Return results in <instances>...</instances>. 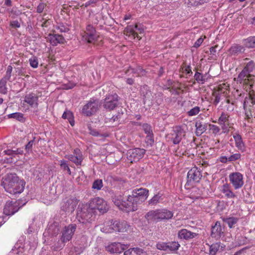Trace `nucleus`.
Instances as JSON below:
<instances>
[{"mask_svg": "<svg viewBox=\"0 0 255 255\" xmlns=\"http://www.w3.org/2000/svg\"><path fill=\"white\" fill-rule=\"evenodd\" d=\"M25 182L20 180L14 173L5 175L2 179L1 185L5 190L11 194H20L24 189Z\"/></svg>", "mask_w": 255, "mask_h": 255, "instance_id": "nucleus-1", "label": "nucleus"}, {"mask_svg": "<svg viewBox=\"0 0 255 255\" xmlns=\"http://www.w3.org/2000/svg\"><path fill=\"white\" fill-rule=\"evenodd\" d=\"M109 206L107 202L103 199L100 197H96L90 200L89 208L86 211H82L79 216L81 218L82 221L80 222L83 223L90 222L92 221V214L90 212L92 211L98 210L101 213H105L108 211Z\"/></svg>", "mask_w": 255, "mask_h": 255, "instance_id": "nucleus-2", "label": "nucleus"}, {"mask_svg": "<svg viewBox=\"0 0 255 255\" xmlns=\"http://www.w3.org/2000/svg\"><path fill=\"white\" fill-rule=\"evenodd\" d=\"M148 196V190L145 188H136L133 190L131 194L127 198L128 203L124 205L128 211H134L137 209V204L147 199Z\"/></svg>", "mask_w": 255, "mask_h": 255, "instance_id": "nucleus-3", "label": "nucleus"}, {"mask_svg": "<svg viewBox=\"0 0 255 255\" xmlns=\"http://www.w3.org/2000/svg\"><path fill=\"white\" fill-rule=\"evenodd\" d=\"M244 107L246 110V115L255 118V94L254 90L250 91L245 98Z\"/></svg>", "mask_w": 255, "mask_h": 255, "instance_id": "nucleus-4", "label": "nucleus"}, {"mask_svg": "<svg viewBox=\"0 0 255 255\" xmlns=\"http://www.w3.org/2000/svg\"><path fill=\"white\" fill-rule=\"evenodd\" d=\"M79 201L76 197H66L61 203V210L67 214H71L75 211Z\"/></svg>", "mask_w": 255, "mask_h": 255, "instance_id": "nucleus-5", "label": "nucleus"}, {"mask_svg": "<svg viewBox=\"0 0 255 255\" xmlns=\"http://www.w3.org/2000/svg\"><path fill=\"white\" fill-rule=\"evenodd\" d=\"M99 102L97 99H91L82 108L81 113L87 117L94 115L98 110Z\"/></svg>", "mask_w": 255, "mask_h": 255, "instance_id": "nucleus-6", "label": "nucleus"}, {"mask_svg": "<svg viewBox=\"0 0 255 255\" xmlns=\"http://www.w3.org/2000/svg\"><path fill=\"white\" fill-rule=\"evenodd\" d=\"M119 97L116 93L109 94L106 97L103 103V107L107 110L112 111L119 105Z\"/></svg>", "mask_w": 255, "mask_h": 255, "instance_id": "nucleus-7", "label": "nucleus"}, {"mask_svg": "<svg viewBox=\"0 0 255 255\" xmlns=\"http://www.w3.org/2000/svg\"><path fill=\"white\" fill-rule=\"evenodd\" d=\"M145 153V150L140 148L129 149L127 153L128 160L130 162H137L141 159Z\"/></svg>", "mask_w": 255, "mask_h": 255, "instance_id": "nucleus-8", "label": "nucleus"}, {"mask_svg": "<svg viewBox=\"0 0 255 255\" xmlns=\"http://www.w3.org/2000/svg\"><path fill=\"white\" fill-rule=\"evenodd\" d=\"M202 177L200 168L196 166L192 168L187 173V182L186 184L190 185L199 183Z\"/></svg>", "mask_w": 255, "mask_h": 255, "instance_id": "nucleus-9", "label": "nucleus"}, {"mask_svg": "<svg viewBox=\"0 0 255 255\" xmlns=\"http://www.w3.org/2000/svg\"><path fill=\"white\" fill-rule=\"evenodd\" d=\"M254 76L253 74H249L247 71L244 69L239 74L237 81L240 83L243 84L249 85V92L253 90L252 89L253 87V84L252 80L254 79Z\"/></svg>", "mask_w": 255, "mask_h": 255, "instance_id": "nucleus-10", "label": "nucleus"}, {"mask_svg": "<svg viewBox=\"0 0 255 255\" xmlns=\"http://www.w3.org/2000/svg\"><path fill=\"white\" fill-rule=\"evenodd\" d=\"M229 179L236 190L241 188L244 185L243 175L240 172H235L230 173Z\"/></svg>", "mask_w": 255, "mask_h": 255, "instance_id": "nucleus-11", "label": "nucleus"}, {"mask_svg": "<svg viewBox=\"0 0 255 255\" xmlns=\"http://www.w3.org/2000/svg\"><path fill=\"white\" fill-rule=\"evenodd\" d=\"M19 201H7L3 208V213L11 216L17 212L20 208Z\"/></svg>", "mask_w": 255, "mask_h": 255, "instance_id": "nucleus-12", "label": "nucleus"}, {"mask_svg": "<svg viewBox=\"0 0 255 255\" xmlns=\"http://www.w3.org/2000/svg\"><path fill=\"white\" fill-rule=\"evenodd\" d=\"M76 225L74 224H70L66 226L62 232L61 240L64 242L69 241L72 238L75 232Z\"/></svg>", "mask_w": 255, "mask_h": 255, "instance_id": "nucleus-13", "label": "nucleus"}, {"mask_svg": "<svg viewBox=\"0 0 255 255\" xmlns=\"http://www.w3.org/2000/svg\"><path fill=\"white\" fill-rule=\"evenodd\" d=\"M126 31L127 33H128L129 35H132L133 38H135V37H136L137 38L140 39L141 37L139 34H141L143 33L144 29L142 26L140 25H131L128 26L126 27Z\"/></svg>", "mask_w": 255, "mask_h": 255, "instance_id": "nucleus-14", "label": "nucleus"}, {"mask_svg": "<svg viewBox=\"0 0 255 255\" xmlns=\"http://www.w3.org/2000/svg\"><path fill=\"white\" fill-rule=\"evenodd\" d=\"M65 158L74 162L77 165H81L83 159L82 152L78 148L74 149L73 154L67 155L65 156Z\"/></svg>", "mask_w": 255, "mask_h": 255, "instance_id": "nucleus-15", "label": "nucleus"}, {"mask_svg": "<svg viewBox=\"0 0 255 255\" xmlns=\"http://www.w3.org/2000/svg\"><path fill=\"white\" fill-rule=\"evenodd\" d=\"M127 245L120 243H114L106 247V250L113 254H120L128 248Z\"/></svg>", "mask_w": 255, "mask_h": 255, "instance_id": "nucleus-16", "label": "nucleus"}, {"mask_svg": "<svg viewBox=\"0 0 255 255\" xmlns=\"http://www.w3.org/2000/svg\"><path fill=\"white\" fill-rule=\"evenodd\" d=\"M85 39L89 43H95L98 36L96 33V30L91 25H88L86 27Z\"/></svg>", "mask_w": 255, "mask_h": 255, "instance_id": "nucleus-17", "label": "nucleus"}, {"mask_svg": "<svg viewBox=\"0 0 255 255\" xmlns=\"http://www.w3.org/2000/svg\"><path fill=\"white\" fill-rule=\"evenodd\" d=\"M144 218L148 223L160 222L158 209L148 211L145 215Z\"/></svg>", "mask_w": 255, "mask_h": 255, "instance_id": "nucleus-18", "label": "nucleus"}, {"mask_svg": "<svg viewBox=\"0 0 255 255\" xmlns=\"http://www.w3.org/2000/svg\"><path fill=\"white\" fill-rule=\"evenodd\" d=\"M224 227H222L221 223L217 221L211 229V236L213 238L218 239L224 234Z\"/></svg>", "mask_w": 255, "mask_h": 255, "instance_id": "nucleus-19", "label": "nucleus"}, {"mask_svg": "<svg viewBox=\"0 0 255 255\" xmlns=\"http://www.w3.org/2000/svg\"><path fill=\"white\" fill-rule=\"evenodd\" d=\"M47 38L52 46H56L58 44H64L66 42L64 37L58 34H49Z\"/></svg>", "mask_w": 255, "mask_h": 255, "instance_id": "nucleus-20", "label": "nucleus"}, {"mask_svg": "<svg viewBox=\"0 0 255 255\" xmlns=\"http://www.w3.org/2000/svg\"><path fill=\"white\" fill-rule=\"evenodd\" d=\"M38 96L33 93H31L25 96L24 101L31 107L37 108L38 105Z\"/></svg>", "mask_w": 255, "mask_h": 255, "instance_id": "nucleus-21", "label": "nucleus"}, {"mask_svg": "<svg viewBox=\"0 0 255 255\" xmlns=\"http://www.w3.org/2000/svg\"><path fill=\"white\" fill-rule=\"evenodd\" d=\"M233 137L235 142V146L239 150L243 152L246 151V146L241 135L238 132H235L233 134Z\"/></svg>", "mask_w": 255, "mask_h": 255, "instance_id": "nucleus-22", "label": "nucleus"}, {"mask_svg": "<svg viewBox=\"0 0 255 255\" xmlns=\"http://www.w3.org/2000/svg\"><path fill=\"white\" fill-rule=\"evenodd\" d=\"M114 227L115 232H127L129 228V226L126 221L119 222L118 221H113Z\"/></svg>", "mask_w": 255, "mask_h": 255, "instance_id": "nucleus-23", "label": "nucleus"}, {"mask_svg": "<svg viewBox=\"0 0 255 255\" xmlns=\"http://www.w3.org/2000/svg\"><path fill=\"white\" fill-rule=\"evenodd\" d=\"M197 236V234L191 232L187 229H182L178 233V237L181 239L189 240L193 239Z\"/></svg>", "mask_w": 255, "mask_h": 255, "instance_id": "nucleus-24", "label": "nucleus"}, {"mask_svg": "<svg viewBox=\"0 0 255 255\" xmlns=\"http://www.w3.org/2000/svg\"><path fill=\"white\" fill-rule=\"evenodd\" d=\"M125 109H121L117 114V115L113 116L112 118L110 119V122L114 123L116 122V124H119L124 122L125 116Z\"/></svg>", "mask_w": 255, "mask_h": 255, "instance_id": "nucleus-25", "label": "nucleus"}, {"mask_svg": "<svg viewBox=\"0 0 255 255\" xmlns=\"http://www.w3.org/2000/svg\"><path fill=\"white\" fill-rule=\"evenodd\" d=\"M160 222L162 221L171 219L173 216V213L166 209H158Z\"/></svg>", "mask_w": 255, "mask_h": 255, "instance_id": "nucleus-26", "label": "nucleus"}, {"mask_svg": "<svg viewBox=\"0 0 255 255\" xmlns=\"http://www.w3.org/2000/svg\"><path fill=\"white\" fill-rule=\"evenodd\" d=\"M172 140L174 144H178L182 137L184 136V132L182 129H177L174 130V132L172 134Z\"/></svg>", "mask_w": 255, "mask_h": 255, "instance_id": "nucleus-27", "label": "nucleus"}, {"mask_svg": "<svg viewBox=\"0 0 255 255\" xmlns=\"http://www.w3.org/2000/svg\"><path fill=\"white\" fill-rule=\"evenodd\" d=\"M114 229L113 220H111L105 222L101 231L105 233H111L115 231Z\"/></svg>", "mask_w": 255, "mask_h": 255, "instance_id": "nucleus-28", "label": "nucleus"}, {"mask_svg": "<svg viewBox=\"0 0 255 255\" xmlns=\"http://www.w3.org/2000/svg\"><path fill=\"white\" fill-rule=\"evenodd\" d=\"M221 191L228 198H233L236 197L235 194L231 190L230 185L228 183L223 185Z\"/></svg>", "mask_w": 255, "mask_h": 255, "instance_id": "nucleus-29", "label": "nucleus"}, {"mask_svg": "<svg viewBox=\"0 0 255 255\" xmlns=\"http://www.w3.org/2000/svg\"><path fill=\"white\" fill-rule=\"evenodd\" d=\"M196 127V134L197 136H200L207 129V125L202 124L200 122H197L195 124Z\"/></svg>", "mask_w": 255, "mask_h": 255, "instance_id": "nucleus-30", "label": "nucleus"}, {"mask_svg": "<svg viewBox=\"0 0 255 255\" xmlns=\"http://www.w3.org/2000/svg\"><path fill=\"white\" fill-rule=\"evenodd\" d=\"M162 200V194L160 193H158L154 195V196L150 199L148 202V206H154L156 205L158 203L161 202Z\"/></svg>", "mask_w": 255, "mask_h": 255, "instance_id": "nucleus-31", "label": "nucleus"}, {"mask_svg": "<svg viewBox=\"0 0 255 255\" xmlns=\"http://www.w3.org/2000/svg\"><path fill=\"white\" fill-rule=\"evenodd\" d=\"M245 48L243 46L236 44L232 46L229 49V52L232 55H236L243 53L245 51Z\"/></svg>", "mask_w": 255, "mask_h": 255, "instance_id": "nucleus-32", "label": "nucleus"}, {"mask_svg": "<svg viewBox=\"0 0 255 255\" xmlns=\"http://www.w3.org/2000/svg\"><path fill=\"white\" fill-rule=\"evenodd\" d=\"M166 243L167 252L176 251L180 246L178 242L173 241Z\"/></svg>", "mask_w": 255, "mask_h": 255, "instance_id": "nucleus-33", "label": "nucleus"}, {"mask_svg": "<svg viewBox=\"0 0 255 255\" xmlns=\"http://www.w3.org/2000/svg\"><path fill=\"white\" fill-rule=\"evenodd\" d=\"M239 219L234 217H231L228 218H224L223 221L227 223L230 228H232L234 225L237 224Z\"/></svg>", "mask_w": 255, "mask_h": 255, "instance_id": "nucleus-34", "label": "nucleus"}, {"mask_svg": "<svg viewBox=\"0 0 255 255\" xmlns=\"http://www.w3.org/2000/svg\"><path fill=\"white\" fill-rule=\"evenodd\" d=\"M244 45L248 48H255V36H250L244 40Z\"/></svg>", "mask_w": 255, "mask_h": 255, "instance_id": "nucleus-35", "label": "nucleus"}, {"mask_svg": "<svg viewBox=\"0 0 255 255\" xmlns=\"http://www.w3.org/2000/svg\"><path fill=\"white\" fill-rule=\"evenodd\" d=\"M206 76L207 74L203 75L201 73L196 72L194 75V77L197 83L200 84H204L207 80Z\"/></svg>", "mask_w": 255, "mask_h": 255, "instance_id": "nucleus-36", "label": "nucleus"}, {"mask_svg": "<svg viewBox=\"0 0 255 255\" xmlns=\"http://www.w3.org/2000/svg\"><path fill=\"white\" fill-rule=\"evenodd\" d=\"M9 119H14L20 122H24L25 119L23 117V114L21 113H14L7 115Z\"/></svg>", "mask_w": 255, "mask_h": 255, "instance_id": "nucleus-37", "label": "nucleus"}, {"mask_svg": "<svg viewBox=\"0 0 255 255\" xmlns=\"http://www.w3.org/2000/svg\"><path fill=\"white\" fill-rule=\"evenodd\" d=\"M62 117L64 119H67L72 126H74V121L72 112L69 111H67L63 113Z\"/></svg>", "mask_w": 255, "mask_h": 255, "instance_id": "nucleus-38", "label": "nucleus"}, {"mask_svg": "<svg viewBox=\"0 0 255 255\" xmlns=\"http://www.w3.org/2000/svg\"><path fill=\"white\" fill-rule=\"evenodd\" d=\"M220 247V243H215L210 246V255H215Z\"/></svg>", "mask_w": 255, "mask_h": 255, "instance_id": "nucleus-39", "label": "nucleus"}, {"mask_svg": "<svg viewBox=\"0 0 255 255\" xmlns=\"http://www.w3.org/2000/svg\"><path fill=\"white\" fill-rule=\"evenodd\" d=\"M244 69L249 74H252L251 73L255 70V63L252 60L250 61L246 64Z\"/></svg>", "mask_w": 255, "mask_h": 255, "instance_id": "nucleus-40", "label": "nucleus"}, {"mask_svg": "<svg viewBox=\"0 0 255 255\" xmlns=\"http://www.w3.org/2000/svg\"><path fill=\"white\" fill-rule=\"evenodd\" d=\"M65 243L63 242L61 238L60 240H58L51 247V249L55 251L61 250L64 247Z\"/></svg>", "mask_w": 255, "mask_h": 255, "instance_id": "nucleus-41", "label": "nucleus"}, {"mask_svg": "<svg viewBox=\"0 0 255 255\" xmlns=\"http://www.w3.org/2000/svg\"><path fill=\"white\" fill-rule=\"evenodd\" d=\"M7 81L1 79L0 80V93L2 94H6L7 93V88L6 87Z\"/></svg>", "mask_w": 255, "mask_h": 255, "instance_id": "nucleus-42", "label": "nucleus"}, {"mask_svg": "<svg viewBox=\"0 0 255 255\" xmlns=\"http://www.w3.org/2000/svg\"><path fill=\"white\" fill-rule=\"evenodd\" d=\"M12 71V67L11 65H8L4 76L1 79L4 80L7 82V81L9 80L11 76Z\"/></svg>", "mask_w": 255, "mask_h": 255, "instance_id": "nucleus-43", "label": "nucleus"}, {"mask_svg": "<svg viewBox=\"0 0 255 255\" xmlns=\"http://www.w3.org/2000/svg\"><path fill=\"white\" fill-rule=\"evenodd\" d=\"M209 1V0H189L188 4L192 6H197Z\"/></svg>", "mask_w": 255, "mask_h": 255, "instance_id": "nucleus-44", "label": "nucleus"}, {"mask_svg": "<svg viewBox=\"0 0 255 255\" xmlns=\"http://www.w3.org/2000/svg\"><path fill=\"white\" fill-rule=\"evenodd\" d=\"M229 116L227 114H226V113L223 112L219 118L218 123L220 124H224L225 123H229Z\"/></svg>", "mask_w": 255, "mask_h": 255, "instance_id": "nucleus-45", "label": "nucleus"}, {"mask_svg": "<svg viewBox=\"0 0 255 255\" xmlns=\"http://www.w3.org/2000/svg\"><path fill=\"white\" fill-rule=\"evenodd\" d=\"M114 203H115V205H117L120 209L123 210L124 208H125V210L127 212H128L127 210V208H126V207L124 205V204H125V203H128L127 200V201H121L120 200H119L117 198H115L114 199Z\"/></svg>", "mask_w": 255, "mask_h": 255, "instance_id": "nucleus-46", "label": "nucleus"}, {"mask_svg": "<svg viewBox=\"0 0 255 255\" xmlns=\"http://www.w3.org/2000/svg\"><path fill=\"white\" fill-rule=\"evenodd\" d=\"M56 28L60 32H68L69 28L63 23H59L56 26Z\"/></svg>", "mask_w": 255, "mask_h": 255, "instance_id": "nucleus-47", "label": "nucleus"}, {"mask_svg": "<svg viewBox=\"0 0 255 255\" xmlns=\"http://www.w3.org/2000/svg\"><path fill=\"white\" fill-rule=\"evenodd\" d=\"M103 181L101 179L96 180L93 183L92 188L94 189L100 190L103 187Z\"/></svg>", "mask_w": 255, "mask_h": 255, "instance_id": "nucleus-48", "label": "nucleus"}, {"mask_svg": "<svg viewBox=\"0 0 255 255\" xmlns=\"http://www.w3.org/2000/svg\"><path fill=\"white\" fill-rule=\"evenodd\" d=\"M200 111V107L196 106L191 109L190 111L187 112V114L189 116L192 117L197 115Z\"/></svg>", "mask_w": 255, "mask_h": 255, "instance_id": "nucleus-49", "label": "nucleus"}, {"mask_svg": "<svg viewBox=\"0 0 255 255\" xmlns=\"http://www.w3.org/2000/svg\"><path fill=\"white\" fill-rule=\"evenodd\" d=\"M60 165L61 167L64 170H67V172L69 175L71 174V170L69 168L68 165L67 163V161L64 160H62L60 161Z\"/></svg>", "mask_w": 255, "mask_h": 255, "instance_id": "nucleus-50", "label": "nucleus"}, {"mask_svg": "<svg viewBox=\"0 0 255 255\" xmlns=\"http://www.w3.org/2000/svg\"><path fill=\"white\" fill-rule=\"evenodd\" d=\"M142 127L145 134H149L153 133L151 127L149 124H144L142 125Z\"/></svg>", "mask_w": 255, "mask_h": 255, "instance_id": "nucleus-51", "label": "nucleus"}, {"mask_svg": "<svg viewBox=\"0 0 255 255\" xmlns=\"http://www.w3.org/2000/svg\"><path fill=\"white\" fill-rule=\"evenodd\" d=\"M35 137L32 140L29 141L25 146V149L27 153H29L32 152V148L33 145Z\"/></svg>", "mask_w": 255, "mask_h": 255, "instance_id": "nucleus-52", "label": "nucleus"}, {"mask_svg": "<svg viewBox=\"0 0 255 255\" xmlns=\"http://www.w3.org/2000/svg\"><path fill=\"white\" fill-rule=\"evenodd\" d=\"M30 65L33 68H36L38 67V59L36 57H32L29 59Z\"/></svg>", "mask_w": 255, "mask_h": 255, "instance_id": "nucleus-53", "label": "nucleus"}, {"mask_svg": "<svg viewBox=\"0 0 255 255\" xmlns=\"http://www.w3.org/2000/svg\"><path fill=\"white\" fill-rule=\"evenodd\" d=\"M156 248L158 250L167 252V243L165 242H158L156 244Z\"/></svg>", "mask_w": 255, "mask_h": 255, "instance_id": "nucleus-54", "label": "nucleus"}, {"mask_svg": "<svg viewBox=\"0 0 255 255\" xmlns=\"http://www.w3.org/2000/svg\"><path fill=\"white\" fill-rule=\"evenodd\" d=\"M241 154L239 153H237L230 155L228 157V161L233 162L241 158Z\"/></svg>", "mask_w": 255, "mask_h": 255, "instance_id": "nucleus-55", "label": "nucleus"}, {"mask_svg": "<svg viewBox=\"0 0 255 255\" xmlns=\"http://www.w3.org/2000/svg\"><path fill=\"white\" fill-rule=\"evenodd\" d=\"M145 142L148 145H152L154 142L153 133L146 135L145 137Z\"/></svg>", "mask_w": 255, "mask_h": 255, "instance_id": "nucleus-56", "label": "nucleus"}, {"mask_svg": "<svg viewBox=\"0 0 255 255\" xmlns=\"http://www.w3.org/2000/svg\"><path fill=\"white\" fill-rule=\"evenodd\" d=\"M46 4L45 3H40L37 7L36 12L39 13H42L46 7Z\"/></svg>", "mask_w": 255, "mask_h": 255, "instance_id": "nucleus-57", "label": "nucleus"}, {"mask_svg": "<svg viewBox=\"0 0 255 255\" xmlns=\"http://www.w3.org/2000/svg\"><path fill=\"white\" fill-rule=\"evenodd\" d=\"M209 126H210V129L212 131V133L214 134L218 133L220 130V128L216 125H210Z\"/></svg>", "mask_w": 255, "mask_h": 255, "instance_id": "nucleus-58", "label": "nucleus"}, {"mask_svg": "<svg viewBox=\"0 0 255 255\" xmlns=\"http://www.w3.org/2000/svg\"><path fill=\"white\" fill-rule=\"evenodd\" d=\"M132 250L133 251V254L137 255H141L142 254H146V253L144 252L142 249L139 248H132Z\"/></svg>", "mask_w": 255, "mask_h": 255, "instance_id": "nucleus-59", "label": "nucleus"}, {"mask_svg": "<svg viewBox=\"0 0 255 255\" xmlns=\"http://www.w3.org/2000/svg\"><path fill=\"white\" fill-rule=\"evenodd\" d=\"M220 125L221 126L222 128L224 130V132H228L229 131V128H230L229 122L220 124Z\"/></svg>", "mask_w": 255, "mask_h": 255, "instance_id": "nucleus-60", "label": "nucleus"}, {"mask_svg": "<svg viewBox=\"0 0 255 255\" xmlns=\"http://www.w3.org/2000/svg\"><path fill=\"white\" fill-rule=\"evenodd\" d=\"M213 96L215 97L214 103L215 105H217L220 101L221 96L219 93L215 92L213 94Z\"/></svg>", "mask_w": 255, "mask_h": 255, "instance_id": "nucleus-61", "label": "nucleus"}, {"mask_svg": "<svg viewBox=\"0 0 255 255\" xmlns=\"http://www.w3.org/2000/svg\"><path fill=\"white\" fill-rule=\"evenodd\" d=\"M10 25L12 28H19L20 27V24L17 20H13L11 21Z\"/></svg>", "mask_w": 255, "mask_h": 255, "instance_id": "nucleus-62", "label": "nucleus"}, {"mask_svg": "<svg viewBox=\"0 0 255 255\" xmlns=\"http://www.w3.org/2000/svg\"><path fill=\"white\" fill-rule=\"evenodd\" d=\"M89 130L90 134L93 136H98L100 135L98 131L95 129H92L91 128L89 127Z\"/></svg>", "mask_w": 255, "mask_h": 255, "instance_id": "nucleus-63", "label": "nucleus"}, {"mask_svg": "<svg viewBox=\"0 0 255 255\" xmlns=\"http://www.w3.org/2000/svg\"><path fill=\"white\" fill-rule=\"evenodd\" d=\"M6 154L12 156H15L16 155L15 150L7 149L4 151Z\"/></svg>", "mask_w": 255, "mask_h": 255, "instance_id": "nucleus-64", "label": "nucleus"}]
</instances>
